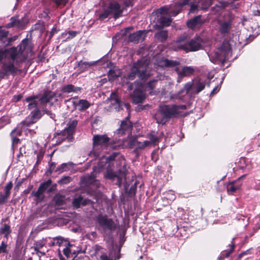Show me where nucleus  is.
Here are the masks:
<instances>
[{"instance_id":"nucleus-33","label":"nucleus","mask_w":260,"mask_h":260,"mask_svg":"<svg viewBox=\"0 0 260 260\" xmlns=\"http://www.w3.org/2000/svg\"><path fill=\"white\" fill-rule=\"evenodd\" d=\"M155 37L160 42H164L168 38V32L166 30H161L155 35Z\"/></svg>"},{"instance_id":"nucleus-63","label":"nucleus","mask_w":260,"mask_h":260,"mask_svg":"<svg viewBox=\"0 0 260 260\" xmlns=\"http://www.w3.org/2000/svg\"><path fill=\"white\" fill-rule=\"evenodd\" d=\"M125 7H129L131 5V1L130 0H125L123 2Z\"/></svg>"},{"instance_id":"nucleus-32","label":"nucleus","mask_w":260,"mask_h":260,"mask_svg":"<svg viewBox=\"0 0 260 260\" xmlns=\"http://www.w3.org/2000/svg\"><path fill=\"white\" fill-rule=\"evenodd\" d=\"M11 233V230L10 226L7 224L5 223L0 228V235H4L5 238L7 239Z\"/></svg>"},{"instance_id":"nucleus-59","label":"nucleus","mask_w":260,"mask_h":260,"mask_svg":"<svg viewBox=\"0 0 260 260\" xmlns=\"http://www.w3.org/2000/svg\"><path fill=\"white\" fill-rule=\"evenodd\" d=\"M56 164L55 162H51L49 164V171L50 173L52 172H57L56 171V168H55Z\"/></svg>"},{"instance_id":"nucleus-16","label":"nucleus","mask_w":260,"mask_h":260,"mask_svg":"<svg viewBox=\"0 0 260 260\" xmlns=\"http://www.w3.org/2000/svg\"><path fill=\"white\" fill-rule=\"evenodd\" d=\"M133 125L129 119L126 118L124 120L121 121L120 127L117 129L116 133L119 136L125 134H129L132 132Z\"/></svg>"},{"instance_id":"nucleus-46","label":"nucleus","mask_w":260,"mask_h":260,"mask_svg":"<svg viewBox=\"0 0 260 260\" xmlns=\"http://www.w3.org/2000/svg\"><path fill=\"white\" fill-rule=\"evenodd\" d=\"M37 157V163H39L43 158L44 154V151L41 149L38 152H36Z\"/></svg>"},{"instance_id":"nucleus-17","label":"nucleus","mask_w":260,"mask_h":260,"mask_svg":"<svg viewBox=\"0 0 260 260\" xmlns=\"http://www.w3.org/2000/svg\"><path fill=\"white\" fill-rule=\"evenodd\" d=\"M147 34L146 30H138L128 35L127 40L129 42L138 43L140 40L143 41Z\"/></svg>"},{"instance_id":"nucleus-30","label":"nucleus","mask_w":260,"mask_h":260,"mask_svg":"<svg viewBox=\"0 0 260 260\" xmlns=\"http://www.w3.org/2000/svg\"><path fill=\"white\" fill-rule=\"evenodd\" d=\"M53 92L52 91H48L45 92L41 96L39 99V101L40 102V104L42 105H44L47 103L49 104V98L51 96H52Z\"/></svg>"},{"instance_id":"nucleus-37","label":"nucleus","mask_w":260,"mask_h":260,"mask_svg":"<svg viewBox=\"0 0 260 260\" xmlns=\"http://www.w3.org/2000/svg\"><path fill=\"white\" fill-rule=\"evenodd\" d=\"M79 32L76 31L70 30L68 32H63L61 37L66 39H71L76 37Z\"/></svg>"},{"instance_id":"nucleus-7","label":"nucleus","mask_w":260,"mask_h":260,"mask_svg":"<svg viewBox=\"0 0 260 260\" xmlns=\"http://www.w3.org/2000/svg\"><path fill=\"white\" fill-rule=\"evenodd\" d=\"M77 124V121L74 120L69 123L67 128L60 133L55 134L54 137L51 140V144L52 145H58L65 141L68 142H73L74 140L73 135Z\"/></svg>"},{"instance_id":"nucleus-19","label":"nucleus","mask_w":260,"mask_h":260,"mask_svg":"<svg viewBox=\"0 0 260 260\" xmlns=\"http://www.w3.org/2000/svg\"><path fill=\"white\" fill-rule=\"evenodd\" d=\"M108 9L115 19H117L122 15L123 9L121 8L120 5L117 2H114L111 3Z\"/></svg>"},{"instance_id":"nucleus-25","label":"nucleus","mask_w":260,"mask_h":260,"mask_svg":"<svg viewBox=\"0 0 260 260\" xmlns=\"http://www.w3.org/2000/svg\"><path fill=\"white\" fill-rule=\"evenodd\" d=\"M90 202V201L89 200H83V198L81 196H79L73 200L72 204L75 208H78L80 207L81 205L85 206L89 204Z\"/></svg>"},{"instance_id":"nucleus-21","label":"nucleus","mask_w":260,"mask_h":260,"mask_svg":"<svg viewBox=\"0 0 260 260\" xmlns=\"http://www.w3.org/2000/svg\"><path fill=\"white\" fill-rule=\"evenodd\" d=\"M125 174L124 172L117 175L114 172L111 171H107L106 174L105 175V177L106 178L110 179L112 181H114L115 179H116L117 181L115 184L119 186H120L122 183L123 178L125 177Z\"/></svg>"},{"instance_id":"nucleus-39","label":"nucleus","mask_w":260,"mask_h":260,"mask_svg":"<svg viewBox=\"0 0 260 260\" xmlns=\"http://www.w3.org/2000/svg\"><path fill=\"white\" fill-rule=\"evenodd\" d=\"M53 95L49 98V105L52 106L54 103L57 102L59 99H61L62 95L61 93L56 94L53 92Z\"/></svg>"},{"instance_id":"nucleus-55","label":"nucleus","mask_w":260,"mask_h":260,"mask_svg":"<svg viewBox=\"0 0 260 260\" xmlns=\"http://www.w3.org/2000/svg\"><path fill=\"white\" fill-rule=\"evenodd\" d=\"M56 242L53 243V245H56L58 246H61L62 244L63 241L60 237H56L54 239Z\"/></svg>"},{"instance_id":"nucleus-1","label":"nucleus","mask_w":260,"mask_h":260,"mask_svg":"<svg viewBox=\"0 0 260 260\" xmlns=\"http://www.w3.org/2000/svg\"><path fill=\"white\" fill-rule=\"evenodd\" d=\"M148 64L149 61L145 58L138 60L134 63L127 77H124L123 79V84L127 85V90L134 89L133 92L131 93V96L133 102L136 104L142 103L146 98V95L142 91L143 85L138 81H135L132 83L130 81L134 80L136 76L141 80H146L151 76L152 74L148 70Z\"/></svg>"},{"instance_id":"nucleus-52","label":"nucleus","mask_w":260,"mask_h":260,"mask_svg":"<svg viewBox=\"0 0 260 260\" xmlns=\"http://www.w3.org/2000/svg\"><path fill=\"white\" fill-rule=\"evenodd\" d=\"M7 245L4 241H3L0 245V254L6 252Z\"/></svg>"},{"instance_id":"nucleus-45","label":"nucleus","mask_w":260,"mask_h":260,"mask_svg":"<svg viewBox=\"0 0 260 260\" xmlns=\"http://www.w3.org/2000/svg\"><path fill=\"white\" fill-rule=\"evenodd\" d=\"M72 181V178L70 176H64L62 177L58 183L60 184H66L69 183Z\"/></svg>"},{"instance_id":"nucleus-58","label":"nucleus","mask_w":260,"mask_h":260,"mask_svg":"<svg viewBox=\"0 0 260 260\" xmlns=\"http://www.w3.org/2000/svg\"><path fill=\"white\" fill-rule=\"evenodd\" d=\"M95 62H83L82 61H80L79 62V66H82L83 65L87 66L88 67H90L94 64Z\"/></svg>"},{"instance_id":"nucleus-57","label":"nucleus","mask_w":260,"mask_h":260,"mask_svg":"<svg viewBox=\"0 0 260 260\" xmlns=\"http://www.w3.org/2000/svg\"><path fill=\"white\" fill-rule=\"evenodd\" d=\"M63 254L67 256V258H70L71 255V251L70 248L66 247L63 250Z\"/></svg>"},{"instance_id":"nucleus-5","label":"nucleus","mask_w":260,"mask_h":260,"mask_svg":"<svg viewBox=\"0 0 260 260\" xmlns=\"http://www.w3.org/2000/svg\"><path fill=\"white\" fill-rule=\"evenodd\" d=\"M203 40L200 37H197L191 40L184 36L179 38L175 42L173 48L175 50H182L186 52L196 51L202 47Z\"/></svg>"},{"instance_id":"nucleus-40","label":"nucleus","mask_w":260,"mask_h":260,"mask_svg":"<svg viewBox=\"0 0 260 260\" xmlns=\"http://www.w3.org/2000/svg\"><path fill=\"white\" fill-rule=\"evenodd\" d=\"M183 90H181L178 93H174L172 92L170 93V99L173 101L183 100V98L181 94L183 93Z\"/></svg>"},{"instance_id":"nucleus-18","label":"nucleus","mask_w":260,"mask_h":260,"mask_svg":"<svg viewBox=\"0 0 260 260\" xmlns=\"http://www.w3.org/2000/svg\"><path fill=\"white\" fill-rule=\"evenodd\" d=\"M26 24V21L24 18L19 19L17 16H15L11 18L10 22L7 24V27L11 28L15 26L19 29H22L24 28Z\"/></svg>"},{"instance_id":"nucleus-43","label":"nucleus","mask_w":260,"mask_h":260,"mask_svg":"<svg viewBox=\"0 0 260 260\" xmlns=\"http://www.w3.org/2000/svg\"><path fill=\"white\" fill-rule=\"evenodd\" d=\"M132 27H127L125 28L124 29L121 30L119 33L117 34L115 36V38H118V39H120L124 37H125L127 35V31L131 29Z\"/></svg>"},{"instance_id":"nucleus-36","label":"nucleus","mask_w":260,"mask_h":260,"mask_svg":"<svg viewBox=\"0 0 260 260\" xmlns=\"http://www.w3.org/2000/svg\"><path fill=\"white\" fill-rule=\"evenodd\" d=\"M40 117V112L39 109L34 110L30 114V121L31 123H35Z\"/></svg>"},{"instance_id":"nucleus-62","label":"nucleus","mask_w":260,"mask_h":260,"mask_svg":"<svg viewBox=\"0 0 260 260\" xmlns=\"http://www.w3.org/2000/svg\"><path fill=\"white\" fill-rule=\"evenodd\" d=\"M35 251L36 254L39 257V258H41L42 256L45 254V251H42L40 250H35ZM40 259H41V258H39V260Z\"/></svg>"},{"instance_id":"nucleus-10","label":"nucleus","mask_w":260,"mask_h":260,"mask_svg":"<svg viewBox=\"0 0 260 260\" xmlns=\"http://www.w3.org/2000/svg\"><path fill=\"white\" fill-rule=\"evenodd\" d=\"M92 140L93 149L89 155L96 158L100 156V152L102 150L109 147L110 139L107 135H95Z\"/></svg>"},{"instance_id":"nucleus-27","label":"nucleus","mask_w":260,"mask_h":260,"mask_svg":"<svg viewBox=\"0 0 260 260\" xmlns=\"http://www.w3.org/2000/svg\"><path fill=\"white\" fill-rule=\"evenodd\" d=\"M147 137L149 140H147L149 147L155 145L159 141V138L156 135L155 132H152L147 134Z\"/></svg>"},{"instance_id":"nucleus-47","label":"nucleus","mask_w":260,"mask_h":260,"mask_svg":"<svg viewBox=\"0 0 260 260\" xmlns=\"http://www.w3.org/2000/svg\"><path fill=\"white\" fill-rule=\"evenodd\" d=\"M13 187V183L12 182H9L7 183L6 187H5V193L7 196H10V190Z\"/></svg>"},{"instance_id":"nucleus-13","label":"nucleus","mask_w":260,"mask_h":260,"mask_svg":"<svg viewBox=\"0 0 260 260\" xmlns=\"http://www.w3.org/2000/svg\"><path fill=\"white\" fill-rule=\"evenodd\" d=\"M149 143L147 140L140 141L138 140V136H131L127 140V145L129 148L134 149V152L137 155L145 149L149 147Z\"/></svg>"},{"instance_id":"nucleus-28","label":"nucleus","mask_w":260,"mask_h":260,"mask_svg":"<svg viewBox=\"0 0 260 260\" xmlns=\"http://www.w3.org/2000/svg\"><path fill=\"white\" fill-rule=\"evenodd\" d=\"M124 142L121 139L113 140L110 142L109 148L112 149H118L123 148Z\"/></svg>"},{"instance_id":"nucleus-50","label":"nucleus","mask_w":260,"mask_h":260,"mask_svg":"<svg viewBox=\"0 0 260 260\" xmlns=\"http://www.w3.org/2000/svg\"><path fill=\"white\" fill-rule=\"evenodd\" d=\"M192 87L193 88V83L191 82L186 83L185 85L184 88L182 89L183 90V93L185 92L186 93H187Z\"/></svg>"},{"instance_id":"nucleus-8","label":"nucleus","mask_w":260,"mask_h":260,"mask_svg":"<svg viewBox=\"0 0 260 260\" xmlns=\"http://www.w3.org/2000/svg\"><path fill=\"white\" fill-rule=\"evenodd\" d=\"M231 47L228 42H223L222 45L213 52L208 54L210 61L214 64H223L231 53Z\"/></svg>"},{"instance_id":"nucleus-49","label":"nucleus","mask_w":260,"mask_h":260,"mask_svg":"<svg viewBox=\"0 0 260 260\" xmlns=\"http://www.w3.org/2000/svg\"><path fill=\"white\" fill-rule=\"evenodd\" d=\"M111 14L109 9L108 8L107 10H105L102 14L100 15V19L101 20H103L110 16Z\"/></svg>"},{"instance_id":"nucleus-14","label":"nucleus","mask_w":260,"mask_h":260,"mask_svg":"<svg viewBox=\"0 0 260 260\" xmlns=\"http://www.w3.org/2000/svg\"><path fill=\"white\" fill-rule=\"evenodd\" d=\"M96 222L99 225V230L101 231H113L116 228V224L106 215H99L96 217Z\"/></svg>"},{"instance_id":"nucleus-23","label":"nucleus","mask_w":260,"mask_h":260,"mask_svg":"<svg viewBox=\"0 0 260 260\" xmlns=\"http://www.w3.org/2000/svg\"><path fill=\"white\" fill-rule=\"evenodd\" d=\"M111 103V108L116 111H119L120 107V100L116 92H114L111 93L110 98L107 100Z\"/></svg>"},{"instance_id":"nucleus-24","label":"nucleus","mask_w":260,"mask_h":260,"mask_svg":"<svg viewBox=\"0 0 260 260\" xmlns=\"http://www.w3.org/2000/svg\"><path fill=\"white\" fill-rule=\"evenodd\" d=\"M73 104L75 108L80 111H84L87 109L90 106V104L85 100H80L73 101Z\"/></svg>"},{"instance_id":"nucleus-20","label":"nucleus","mask_w":260,"mask_h":260,"mask_svg":"<svg viewBox=\"0 0 260 260\" xmlns=\"http://www.w3.org/2000/svg\"><path fill=\"white\" fill-rule=\"evenodd\" d=\"M205 20L202 18L201 15H198L186 22V25L189 28L193 29L200 27L204 23Z\"/></svg>"},{"instance_id":"nucleus-31","label":"nucleus","mask_w":260,"mask_h":260,"mask_svg":"<svg viewBox=\"0 0 260 260\" xmlns=\"http://www.w3.org/2000/svg\"><path fill=\"white\" fill-rule=\"evenodd\" d=\"M44 191L41 189V188L39 187L38 190L36 191H34L31 193V196L35 197V201L37 203L40 202L44 198Z\"/></svg>"},{"instance_id":"nucleus-61","label":"nucleus","mask_w":260,"mask_h":260,"mask_svg":"<svg viewBox=\"0 0 260 260\" xmlns=\"http://www.w3.org/2000/svg\"><path fill=\"white\" fill-rule=\"evenodd\" d=\"M55 2L57 5H65L67 3V0H55Z\"/></svg>"},{"instance_id":"nucleus-41","label":"nucleus","mask_w":260,"mask_h":260,"mask_svg":"<svg viewBox=\"0 0 260 260\" xmlns=\"http://www.w3.org/2000/svg\"><path fill=\"white\" fill-rule=\"evenodd\" d=\"M120 75V72L119 71H114L110 70L108 75L109 80L111 81H113L115 77H118Z\"/></svg>"},{"instance_id":"nucleus-12","label":"nucleus","mask_w":260,"mask_h":260,"mask_svg":"<svg viewBox=\"0 0 260 260\" xmlns=\"http://www.w3.org/2000/svg\"><path fill=\"white\" fill-rule=\"evenodd\" d=\"M234 19V15L232 13L228 12L225 13L221 19L218 20V29L221 35H227L230 32Z\"/></svg>"},{"instance_id":"nucleus-3","label":"nucleus","mask_w":260,"mask_h":260,"mask_svg":"<svg viewBox=\"0 0 260 260\" xmlns=\"http://www.w3.org/2000/svg\"><path fill=\"white\" fill-rule=\"evenodd\" d=\"M190 0H183L173 5L166 6L153 12L150 15V20L155 29H160L170 25L171 19L169 17L176 16L183 6L188 5Z\"/></svg>"},{"instance_id":"nucleus-35","label":"nucleus","mask_w":260,"mask_h":260,"mask_svg":"<svg viewBox=\"0 0 260 260\" xmlns=\"http://www.w3.org/2000/svg\"><path fill=\"white\" fill-rule=\"evenodd\" d=\"M52 181L50 179L46 181H45L41 183L39 186L40 188L45 192L46 190H47L48 192H50L52 191V189L49 188L51 185Z\"/></svg>"},{"instance_id":"nucleus-56","label":"nucleus","mask_w":260,"mask_h":260,"mask_svg":"<svg viewBox=\"0 0 260 260\" xmlns=\"http://www.w3.org/2000/svg\"><path fill=\"white\" fill-rule=\"evenodd\" d=\"M9 196H7L6 194H0V204H3L6 202V200L8 198Z\"/></svg>"},{"instance_id":"nucleus-22","label":"nucleus","mask_w":260,"mask_h":260,"mask_svg":"<svg viewBox=\"0 0 260 260\" xmlns=\"http://www.w3.org/2000/svg\"><path fill=\"white\" fill-rule=\"evenodd\" d=\"M245 177V175L239 177L237 180L230 183L226 187L227 191L229 194H232L239 189L242 185L240 180L242 178Z\"/></svg>"},{"instance_id":"nucleus-2","label":"nucleus","mask_w":260,"mask_h":260,"mask_svg":"<svg viewBox=\"0 0 260 260\" xmlns=\"http://www.w3.org/2000/svg\"><path fill=\"white\" fill-rule=\"evenodd\" d=\"M32 48L30 40L23 39L19 45V51L16 53L15 57L16 61L11 58L5 61L1 67L0 77L4 78L10 75L13 76L16 75L20 67V64L32 55Z\"/></svg>"},{"instance_id":"nucleus-6","label":"nucleus","mask_w":260,"mask_h":260,"mask_svg":"<svg viewBox=\"0 0 260 260\" xmlns=\"http://www.w3.org/2000/svg\"><path fill=\"white\" fill-rule=\"evenodd\" d=\"M180 62L176 60H170L166 58H163L160 61L159 66L161 67L175 68V70L178 74L177 82H180L182 78L189 76L194 72L193 67L189 66H184L180 70L178 67Z\"/></svg>"},{"instance_id":"nucleus-11","label":"nucleus","mask_w":260,"mask_h":260,"mask_svg":"<svg viewBox=\"0 0 260 260\" xmlns=\"http://www.w3.org/2000/svg\"><path fill=\"white\" fill-rule=\"evenodd\" d=\"M116 156V153H113L112 155L105 158V162L101 161L99 162L97 166L93 168V172L90 175H86L82 178V181L87 184H92L95 183L96 186H99L100 183L96 179L95 174L101 171L102 168L104 167L107 162L114 160Z\"/></svg>"},{"instance_id":"nucleus-34","label":"nucleus","mask_w":260,"mask_h":260,"mask_svg":"<svg viewBox=\"0 0 260 260\" xmlns=\"http://www.w3.org/2000/svg\"><path fill=\"white\" fill-rule=\"evenodd\" d=\"M205 87V82H202L199 80L193 83V89H194L197 93H199L201 92L204 89Z\"/></svg>"},{"instance_id":"nucleus-54","label":"nucleus","mask_w":260,"mask_h":260,"mask_svg":"<svg viewBox=\"0 0 260 260\" xmlns=\"http://www.w3.org/2000/svg\"><path fill=\"white\" fill-rule=\"evenodd\" d=\"M8 35V31L6 29L0 28V39L2 40L4 38H6Z\"/></svg>"},{"instance_id":"nucleus-15","label":"nucleus","mask_w":260,"mask_h":260,"mask_svg":"<svg viewBox=\"0 0 260 260\" xmlns=\"http://www.w3.org/2000/svg\"><path fill=\"white\" fill-rule=\"evenodd\" d=\"M18 51L19 46L17 47H12L8 49L0 48V62H2L4 59L6 61L10 58L16 61V53Z\"/></svg>"},{"instance_id":"nucleus-4","label":"nucleus","mask_w":260,"mask_h":260,"mask_svg":"<svg viewBox=\"0 0 260 260\" xmlns=\"http://www.w3.org/2000/svg\"><path fill=\"white\" fill-rule=\"evenodd\" d=\"M185 105L162 104L154 115V119L158 124L165 125L171 118L178 117L183 115L186 109Z\"/></svg>"},{"instance_id":"nucleus-38","label":"nucleus","mask_w":260,"mask_h":260,"mask_svg":"<svg viewBox=\"0 0 260 260\" xmlns=\"http://www.w3.org/2000/svg\"><path fill=\"white\" fill-rule=\"evenodd\" d=\"M157 82L158 80L155 79L150 80L147 83L145 89L150 91V93H151V91L155 87Z\"/></svg>"},{"instance_id":"nucleus-48","label":"nucleus","mask_w":260,"mask_h":260,"mask_svg":"<svg viewBox=\"0 0 260 260\" xmlns=\"http://www.w3.org/2000/svg\"><path fill=\"white\" fill-rule=\"evenodd\" d=\"M165 198L169 200L170 201H172L175 199V196L174 192L172 191H169L165 194Z\"/></svg>"},{"instance_id":"nucleus-60","label":"nucleus","mask_w":260,"mask_h":260,"mask_svg":"<svg viewBox=\"0 0 260 260\" xmlns=\"http://www.w3.org/2000/svg\"><path fill=\"white\" fill-rule=\"evenodd\" d=\"M220 86L219 85H217V86H216L211 91L210 95H213L214 94L216 93L217 92H218L220 89Z\"/></svg>"},{"instance_id":"nucleus-51","label":"nucleus","mask_w":260,"mask_h":260,"mask_svg":"<svg viewBox=\"0 0 260 260\" xmlns=\"http://www.w3.org/2000/svg\"><path fill=\"white\" fill-rule=\"evenodd\" d=\"M10 118L7 116H5L2 117L0 119V122L2 124V125H4L5 124H7L10 122Z\"/></svg>"},{"instance_id":"nucleus-53","label":"nucleus","mask_w":260,"mask_h":260,"mask_svg":"<svg viewBox=\"0 0 260 260\" xmlns=\"http://www.w3.org/2000/svg\"><path fill=\"white\" fill-rule=\"evenodd\" d=\"M99 260H113L106 253H102L100 256Z\"/></svg>"},{"instance_id":"nucleus-29","label":"nucleus","mask_w":260,"mask_h":260,"mask_svg":"<svg viewBox=\"0 0 260 260\" xmlns=\"http://www.w3.org/2000/svg\"><path fill=\"white\" fill-rule=\"evenodd\" d=\"M80 89V87H75L72 84H68L62 87L61 91L64 93L77 92Z\"/></svg>"},{"instance_id":"nucleus-42","label":"nucleus","mask_w":260,"mask_h":260,"mask_svg":"<svg viewBox=\"0 0 260 260\" xmlns=\"http://www.w3.org/2000/svg\"><path fill=\"white\" fill-rule=\"evenodd\" d=\"M45 245V242L43 240H39L35 242L34 244V250H40L43 248Z\"/></svg>"},{"instance_id":"nucleus-44","label":"nucleus","mask_w":260,"mask_h":260,"mask_svg":"<svg viewBox=\"0 0 260 260\" xmlns=\"http://www.w3.org/2000/svg\"><path fill=\"white\" fill-rule=\"evenodd\" d=\"M72 162H69V163H63L60 166L56 168V171H58L59 172H62L68 169V166L69 165H72Z\"/></svg>"},{"instance_id":"nucleus-64","label":"nucleus","mask_w":260,"mask_h":260,"mask_svg":"<svg viewBox=\"0 0 260 260\" xmlns=\"http://www.w3.org/2000/svg\"><path fill=\"white\" fill-rule=\"evenodd\" d=\"M21 95H15L13 98V100L14 101H18L21 99Z\"/></svg>"},{"instance_id":"nucleus-26","label":"nucleus","mask_w":260,"mask_h":260,"mask_svg":"<svg viewBox=\"0 0 260 260\" xmlns=\"http://www.w3.org/2000/svg\"><path fill=\"white\" fill-rule=\"evenodd\" d=\"M38 98V96H30L26 98V101L28 103V108L29 110L38 109L37 107L38 102L36 100Z\"/></svg>"},{"instance_id":"nucleus-9","label":"nucleus","mask_w":260,"mask_h":260,"mask_svg":"<svg viewBox=\"0 0 260 260\" xmlns=\"http://www.w3.org/2000/svg\"><path fill=\"white\" fill-rule=\"evenodd\" d=\"M33 123L27 120H24L18 124L17 127L11 132V137L13 149H14L15 145L20 142V139L17 137L18 136L21 135L23 132H24L26 135H29L30 136H32L36 133L34 129L28 128Z\"/></svg>"}]
</instances>
